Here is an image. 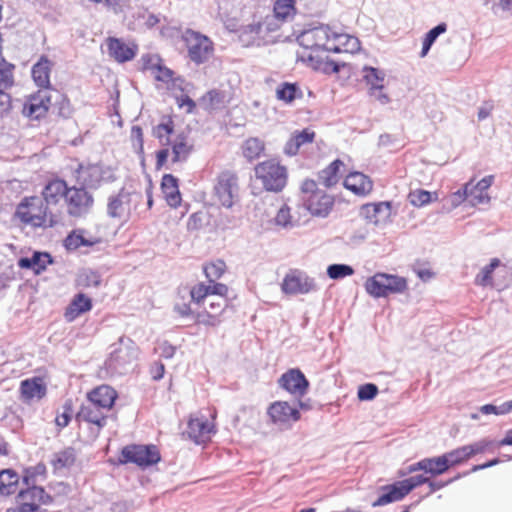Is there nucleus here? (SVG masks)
<instances>
[{"label": "nucleus", "instance_id": "nucleus-1", "mask_svg": "<svg viewBox=\"0 0 512 512\" xmlns=\"http://www.w3.org/2000/svg\"><path fill=\"white\" fill-rule=\"evenodd\" d=\"M191 302L201 307L195 314V323L207 327L221 324L222 316L230 306L229 287L226 284L198 282L190 289Z\"/></svg>", "mask_w": 512, "mask_h": 512}, {"label": "nucleus", "instance_id": "nucleus-2", "mask_svg": "<svg viewBox=\"0 0 512 512\" xmlns=\"http://www.w3.org/2000/svg\"><path fill=\"white\" fill-rule=\"evenodd\" d=\"M15 218L34 229L53 228L60 224V213L55 208L48 180L42 186L40 196H25L17 204Z\"/></svg>", "mask_w": 512, "mask_h": 512}, {"label": "nucleus", "instance_id": "nucleus-3", "mask_svg": "<svg viewBox=\"0 0 512 512\" xmlns=\"http://www.w3.org/2000/svg\"><path fill=\"white\" fill-rule=\"evenodd\" d=\"M47 180L55 208L60 213V224L63 223L65 212L70 217L81 218L91 211L94 197L85 187L70 186L59 176H53Z\"/></svg>", "mask_w": 512, "mask_h": 512}, {"label": "nucleus", "instance_id": "nucleus-4", "mask_svg": "<svg viewBox=\"0 0 512 512\" xmlns=\"http://www.w3.org/2000/svg\"><path fill=\"white\" fill-rule=\"evenodd\" d=\"M332 29L328 26H319L304 31L298 41L304 48L302 58L314 70L326 74L339 72V65L329 59L327 53L331 52Z\"/></svg>", "mask_w": 512, "mask_h": 512}, {"label": "nucleus", "instance_id": "nucleus-5", "mask_svg": "<svg viewBox=\"0 0 512 512\" xmlns=\"http://www.w3.org/2000/svg\"><path fill=\"white\" fill-rule=\"evenodd\" d=\"M175 129L174 120L171 116H164L161 122L153 127L152 135L166 148L156 152V167L162 168L168 161L171 152L173 163L185 162L191 155L194 145L190 138L184 133H179L173 138Z\"/></svg>", "mask_w": 512, "mask_h": 512}, {"label": "nucleus", "instance_id": "nucleus-6", "mask_svg": "<svg viewBox=\"0 0 512 512\" xmlns=\"http://www.w3.org/2000/svg\"><path fill=\"white\" fill-rule=\"evenodd\" d=\"M180 40L183 43L187 58L195 65L208 63L215 55V43L207 35L186 28L182 31Z\"/></svg>", "mask_w": 512, "mask_h": 512}, {"label": "nucleus", "instance_id": "nucleus-7", "mask_svg": "<svg viewBox=\"0 0 512 512\" xmlns=\"http://www.w3.org/2000/svg\"><path fill=\"white\" fill-rule=\"evenodd\" d=\"M301 202L313 216L326 217L334 206V197L320 189L313 179H305L300 187Z\"/></svg>", "mask_w": 512, "mask_h": 512}, {"label": "nucleus", "instance_id": "nucleus-8", "mask_svg": "<svg viewBox=\"0 0 512 512\" xmlns=\"http://www.w3.org/2000/svg\"><path fill=\"white\" fill-rule=\"evenodd\" d=\"M255 177L268 192H281L287 185L288 171L277 159H267L258 163L255 168Z\"/></svg>", "mask_w": 512, "mask_h": 512}, {"label": "nucleus", "instance_id": "nucleus-9", "mask_svg": "<svg viewBox=\"0 0 512 512\" xmlns=\"http://www.w3.org/2000/svg\"><path fill=\"white\" fill-rule=\"evenodd\" d=\"M216 415L215 409L211 410L210 418L204 416L201 412L191 414L187 421V428L182 436L196 445H207L217 432Z\"/></svg>", "mask_w": 512, "mask_h": 512}, {"label": "nucleus", "instance_id": "nucleus-10", "mask_svg": "<svg viewBox=\"0 0 512 512\" xmlns=\"http://www.w3.org/2000/svg\"><path fill=\"white\" fill-rule=\"evenodd\" d=\"M364 286L366 292L375 298L403 293L408 288L406 278L380 272L369 277Z\"/></svg>", "mask_w": 512, "mask_h": 512}, {"label": "nucleus", "instance_id": "nucleus-11", "mask_svg": "<svg viewBox=\"0 0 512 512\" xmlns=\"http://www.w3.org/2000/svg\"><path fill=\"white\" fill-rule=\"evenodd\" d=\"M161 460L160 451L157 446L130 444L122 448L119 462L121 464L133 463L140 468H147L155 465Z\"/></svg>", "mask_w": 512, "mask_h": 512}, {"label": "nucleus", "instance_id": "nucleus-12", "mask_svg": "<svg viewBox=\"0 0 512 512\" xmlns=\"http://www.w3.org/2000/svg\"><path fill=\"white\" fill-rule=\"evenodd\" d=\"M269 422L280 428L290 429L292 425L301 419L300 410L288 401L277 400L267 407Z\"/></svg>", "mask_w": 512, "mask_h": 512}, {"label": "nucleus", "instance_id": "nucleus-13", "mask_svg": "<svg viewBox=\"0 0 512 512\" xmlns=\"http://www.w3.org/2000/svg\"><path fill=\"white\" fill-rule=\"evenodd\" d=\"M51 106V93L39 89L25 98L21 112L29 120H41L47 117Z\"/></svg>", "mask_w": 512, "mask_h": 512}, {"label": "nucleus", "instance_id": "nucleus-14", "mask_svg": "<svg viewBox=\"0 0 512 512\" xmlns=\"http://www.w3.org/2000/svg\"><path fill=\"white\" fill-rule=\"evenodd\" d=\"M237 175L230 171L219 174L214 187V196L219 205L231 208L237 196Z\"/></svg>", "mask_w": 512, "mask_h": 512}, {"label": "nucleus", "instance_id": "nucleus-15", "mask_svg": "<svg viewBox=\"0 0 512 512\" xmlns=\"http://www.w3.org/2000/svg\"><path fill=\"white\" fill-rule=\"evenodd\" d=\"M75 418L79 424L85 423L98 436L107 425L108 412L87 401L80 406Z\"/></svg>", "mask_w": 512, "mask_h": 512}, {"label": "nucleus", "instance_id": "nucleus-16", "mask_svg": "<svg viewBox=\"0 0 512 512\" xmlns=\"http://www.w3.org/2000/svg\"><path fill=\"white\" fill-rule=\"evenodd\" d=\"M141 195L124 190L109 198L107 211L110 217L127 220L131 213L133 202L141 200Z\"/></svg>", "mask_w": 512, "mask_h": 512}, {"label": "nucleus", "instance_id": "nucleus-17", "mask_svg": "<svg viewBox=\"0 0 512 512\" xmlns=\"http://www.w3.org/2000/svg\"><path fill=\"white\" fill-rule=\"evenodd\" d=\"M47 395V383L44 377L34 376L20 382L19 397L25 404H32L45 398Z\"/></svg>", "mask_w": 512, "mask_h": 512}, {"label": "nucleus", "instance_id": "nucleus-18", "mask_svg": "<svg viewBox=\"0 0 512 512\" xmlns=\"http://www.w3.org/2000/svg\"><path fill=\"white\" fill-rule=\"evenodd\" d=\"M105 44L109 57L120 64L133 60L138 52V45L135 42L127 43L117 37H107Z\"/></svg>", "mask_w": 512, "mask_h": 512}, {"label": "nucleus", "instance_id": "nucleus-19", "mask_svg": "<svg viewBox=\"0 0 512 512\" xmlns=\"http://www.w3.org/2000/svg\"><path fill=\"white\" fill-rule=\"evenodd\" d=\"M315 283L299 270H291L282 281V292L288 295L306 294L315 289Z\"/></svg>", "mask_w": 512, "mask_h": 512}, {"label": "nucleus", "instance_id": "nucleus-20", "mask_svg": "<svg viewBox=\"0 0 512 512\" xmlns=\"http://www.w3.org/2000/svg\"><path fill=\"white\" fill-rule=\"evenodd\" d=\"M279 386L295 397H303L309 388V381L298 368H292L281 375Z\"/></svg>", "mask_w": 512, "mask_h": 512}, {"label": "nucleus", "instance_id": "nucleus-21", "mask_svg": "<svg viewBox=\"0 0 512 512\" xmlns=\"http://www.w3.org/2000/svg\"><path fill=\"white\" fill-rule=\"evenodd\" d=\"M494 176L489 175L482 178L476 184H473V180L467 183L463 189V195L465 200L471 206H478L481 204H487L490 201L488 190L493 184Z\"/></svg>", "mask_w": 512, "mask_h": 512}, {"label": "nucleus", "instance_id": "nucleus-22", "mask_svg": "<svg viewBox=\"0 0 512 512\" xmlns=\"http://www.w3.org/2000/svg\"><path fill=\"white\" fill-rule=\"evenodd\" d=\"M117 398V391L107 384L99 385L86 393L88 402L93 403L107 412L113 409Z\"/></svg>", "mask_w": 512, "mask_h": 512}, {"label": "nucleus", "instance_id": "nucleus-23", "mask_svg": "<svg viewBox=\"0 0 512 512\" xmlns=\"http://www.w3.org/2000/svg\"><path fill=\"white\" fill-rule=\"evenodd\" d=\"M54 68V62L46 55H42L39 60L32 66L31 76L37 87L42 90L51 88V73Z\"/></svg>", "mask_w": 512, "mask_h": 512}, {"label": "nucleus", "instance_id": "nucleus-24", "mask_svg": "<svg viewBox=\"0 0 512 512\" xmlns=\"http://www.w3.org/2000/svg\"><path fill=\"white\" fill-rule=\"evenodd\" d=\"M344 187L353 194L365 197L373 191V181L361 172H350L343 181Z\"/></svg>", "mask_w": 512, "mask_h": 512}, {"label": "nucleus", "instance_id": "nucleus-25", "mask_svg": "<svg viewBox=\"0 0 512 512\" xmlns=\"http://www.w3.org/2000/svg\"><path fill=\"white\" fill-rule=\"evenodd\" d=\"M391 213L390 202L367 203L361 206L360 215L367 222L378 224Z\"/></svg>", "mask_w": 512, "mask_h": 512}, {"label": "nucleus", "instance_id": "nucleus-26", "mask_svg": "<svg viewBox=\"0 0 512 512\" xmlns=\"http://www.w3.org/2000/svg\"><path fill=\"white\" fill-rule=\"evenodd\" d=\"M331 52L334 53H355L360 50V41L357 37L338 33L332 30Z\"/></svg>", "mask_w": 512, "mask_h": 512}, {"label": "nucleus", "instance_id": "nucleus-27", "mask_svg": "<svg viewBox=\"0 0 512 512\" xmlns=\"http://www.w3.org/2000/svg\"><path fill=\"white\" fill-rule=\"evenodd\" d=\"M93 307L92 299L84 293L76 294L64 312L66 321L72 322Z\"/></svg>", "mask_w": 512, "mask_h": 512}, {"label": "nucleus", "instance_id": "nucleus-28", "mask_svg": "<svg viewBox=\"0 0 512 512\" xmlns=\"http://www.w3.org/2000/svg\"><path fill=\"white\" fill-rule=\"evenodd\" d=\"M52 263L53 259L49 253L38 251L34 252L31 257H22L18 260V266L21 269H30L36 275L41 274Z\"/></svg>", "mask_w": 512, "mask_h": 512}, {"label": "nucleus", "instance_id": "nucleus-29", "mask_svg": "<svg viewBox=\"0 0 512 512\" xmlns=\"http://www.w3.org/2000/svg\"><path fill=\"white\" fill-rule=\"evenodd\" d=\"M381 491L382 494L372 503L373 507L385 506L392 502L400 501L408 495L402 481L385 485L381 487Z\"/></svg>", "mask_w": 512, "mask_h": 512}, {"label": "nucleus", "instance_id": "nucleus-30", "mask_svg": "<svg viewBox=\"0 0 512 512\" xmlns=\"http://www.w3.org/2000/svg\"><path fill=\"white\" fill-rule=\"evenodd\" d=\"M18 498L23 503H27L38 510H40L42 505H47L52 502L51 496L46 493L42 487L38 486L29 487L26 490L20 491Z\"/></svg>", "mask_w": 512, "mask_h": 512}, {"label": "nucleus", "instance_id": "nucleus-31", "mask_svg": "<svg viewBox=\"0 0 512 512\" xmlns=\"http://www.w3.org/2000/svg\"><path fill=\"white\" fill-rule=\"evenodd\" d=\"M499 268L501 271L508 273V268L503 264L500 259L493 258L490 263L484 266L481 271L475 277V284L482 287H497L498 283L493 279V272Z\"/></svg>", "mask_w": 512, "mask_h": 512}, {"label": "nucleus", "instance_id": "nucleus-32", "mask_svg": "<svg viewBox=\"0 0 512 512\" xmlns=\"http://www.w3.org/2000/svg\"><path fill=\"white\" fill-rule=\"evenodd\" d=\"M315 136V132L310 128H305L302 131H295L285 144V153L289 156L296 155L300 147L305 144L312 143Z\"/></svg>", "mask_w": 512, "mask_h": 512}, {"label": "nucleus", "instance_id": "nucleus-33", "mask_svg": "<svg viewBox=\"0 0 512 512\" xmlns=\"http://www.w3.org/2000/svg\"><path fill=\"white\" fill-rule=\"evenodd\" d=\"M161 190L169 206L176 208L180 205L181 195L176 177L171 174H165L162 177Z\"/></svg>", "mask_w": 512, "mask_h": 512}, {"label": "nucleus", "instance_id": "nucleus-34", "mask_svg": "<svg viewBox=\"0 0 512 512\" xmlns=\"http://www.w3.org/2000/svg\"><path fill=\"white\" fill-rule=\"evenodd\" d=\"M344 168V162L336 159L318 173V178L325 187L331 188L339 182Z\"/></svg>", "mask_w": 512, "mask_h": 512}, {"label": "nucleus", "instance_id": "nucleus-35", "mask_svg": "<svg viewBox=\"0 0 512 512\" xmlns=\"http://www.w3.org/2000/svg\"><path fill=\"white\" fill-rule=\"evenodd\" d=\"M275 96L277 100L291 104L296 99H301L303 92L297 83L282 82L276 87Z\"/></svg>", "mask_w": 512, "mask_h": 512}, {"label": "nucleus", "instance_id": "nucleus-36", "mask_svg": "<svg viewBox=\"0 0 512 512\" xmlns=\"http://www.w3.org/2000/svg\"><path fill=\"white\" fill-rule=\"evenodd\" d=\"M76 451L72 447H66L53 454L51 465L55 471L69 469L76 463Z\"/></svg>", "mask_w": 512, "mask_h": 512}, {"label": "nucleus", "instance_id": "nucleus-37", "mask_svg": "<svg viewBox=\"0 0 512 512\" xmlns=\"http://www.w3.org/2000/svg\"><path fill=\"white\" fill-rule=\"evenodd\" d=\"M203 273L207 279L206 284H222L218 280L226 273L227 265L222 259H215L203 264Z\"/></svg>", "mask_w": 512, "mask_h": 512}, {"label": "nucleus", "instance_id": "nucleus-38", "mask_svg": "<svg viewBox=\"0 0 512 512\" xmlns=\"http://www.w3.org/2000/svg\"><path fill=\"white\" fill-rule=\"evenodd\" d=\"M264 151L265 143L258 137H249L241 145V153L249 162L260 158Z\"/></svg>", "mask_w": 512, "mask_h": 512}, {"label": "nucleus", "instance_id": "nucleus-39", "mask_svg": "<svg viewBox=\"0 0 512 512\" xmlns=\"http://www.w3.org/2000/svg\"><path fill=\"white\" fill-rule=\"evenodd\" d=\"M19 483V475L12 469L0 471V495L9 496L16 492Z\"/></svg>", "mask_w": 512, "mask_h": 512}, {"label": "nucleus", "instance_id": "nucleus-40", "mask_svg": "<svg viewBox=\"0 0 512 512\" xmlns=\"http://www.w3.org/2000/svg\"><path fill=\"white\" fill-rule=\"evenodd\" d=\"M296 0H276L274 3V17L280 21L285 22L296 14Z\"/></svg>", "mask_w": 512, "mask_h": 512}, {"label": "nucleus", "instance_id": "nucleus-41", "mask_svg": "<svg viewBox=\"0 0 512 512\" xmlns=\"http://www.w3.org/2000/svg\"><path fill=\"white\" fill-rule=\"evenodd\" d=\"M364 80L370 86V91L373 93L376 90L384 88L385 73L374 67L365 66L363 68Z\"/></svg>", "mask_w": 512, "mask_h": 512}, {"label": "nucleus", "instance_id": "nucleus-42", "mask_svg": "<svg viewBox=\"0 0 512 512\" xmlns=\"http://www.w3.org/2000/svg\"><path fill=\"white\" fill-rule=\"evenodd\" d=\"M424 467H426V473H429L433 477L442 475L450 469L444 454L436 457L425 458Z\"/></svg>", "mask_w": 512, "mask_h": 512}, {"label": "nucleus", "instance_id": "nucleus-43", "mask_svg": "<svg viewBox=\"0 0 512 512\" xmlns=\"http://www.w3.org/2000/svg\"><path fill=\"white\" fill-rule=\"evenodd\" d=\"M74 405L72 399H67L62 407L61 410H58L56 412L55 416V425L59 430H62L63 428L67 427L72 419L73 412H74Z\"/></svg>", "mask_w": 512, "mask_h": 512}, {"label": "nucleus", "instance_id": "nucleus-44", "mask_svg": "<svg viewBox=\"0 0 512 512\" xmlns=\"http://www.w3.org/2000/svg\"><path fill=\"white\" fill-rule=\"evenodd\" d=\"M447 30V24L446 23H440L436 27L432 28L428 33H426L423 43H422V50L420 53L421 57H425L433 43L436 41L437 37L443 33H445Z\"/></svg>", "mask_w": 512, "mask_h": 512}, {"label": "nucleus", "instance_id": "nucleus-45", "mask_svg": "<svg viewBox=\"0 0 512 512\" xmlns=\"http://www.w3.org/2000/svg\"><path fill=\"white\" fill-rule=\"evenodd\" d=\"M433 196L434 199L437 198L435 193L432 194L431 192L424 189H415L408 194V200L413 206L422 207L432 202Z\"/></svg>", "mask_w": 512, "mask_h": 512}, {"label": "nucleus", "instance_id": "nucleus-46", "mask_svg": "<svg viewBox=\"0 0 512 512\" xmlns=\"http://www.w3.org/2000/svg\"><path fill=\"white\" fill-rule=\"evenodd\" d=\"M98 241L86 239L83 231H72L65 239V246L68 249H78L82 246H92Z\"/></svg>", "mask_w": 512, "mask_h": 512}, {"label": "nucleus", "instance_id": "nucleus-47", "mask_svg": "<svg viewBox=\"0 0 512 512\" xmlns=\"http://www.w3.org/2000/svg\"><path fill=\"white\" fill-rule=\"evenodd\" d=\"M449 468L465 463L470 459L466 445L444 453Z\"/></svg>", "mask_w": 512, "mask_h": 512}, {"label": "nucleus", "instance_id": "nucleus-48", "mask_svg": "<svg viewBox=\"0 0 512 512\" xmlns=\"http://www.w3.org/2000/svg\"><path fill=\"white\" fill-rule=\"evenodd\" d=\"M129 142L134 153L138 155H142L144 153V135L140 126L134 125L131 127Z\"/></svg>", "mask_w": 512, "mask_h": 512}, {"label": "nucleus", "instance_id": "nucleus-49", "mask_svg": "<svg viewBox=\"0 0 512 512\" xmlns=\"http://www.w3.org/2000/svg\"><path fill=\"white\" fill-rule=\"evenodd\" d=\"M77 282L84 288L98 287L101 284V276L96 271L85 269L78 275Z\"/></svg>", "mask_w": 512, "mask_h": 512}, {"label": "nucleus", "instance_id": "nucleus-50", "mask_svg": "<svg viewBox=\"0 0 512 512\" xmlns=\"http://www.w3.org/2000/svg\"><path fill=\"white\" fill-rule=\"evenodd\" d=\"M223 102L224 95L218 90H210L201 98V104L205 107V109L209 110L219 108Z\"/></svg>", "mask_w": 512, "mask_h": 512}, {"label": "nucleus", "instance_id": "nucleus-51", "mask_svg": "<svg viewBox=\"0 0 512 512\" xmlns=\"http://www.w3.org/2000/svg\"><path fill=\"white\" fill-rule=\"evenodd\" d=\"M142 70L153 75L162 65L163 60L155 54H144L141 57Z\"/></svg>", "mask_w": 512, "mask_h": 512}, {"label": "nucleus", "instance_id": "nucleus-52", "mask_svg": "<svg viewBox=\"0 0 512 512\" xmlns=\"http://www.w3.org/2000/svg\"><path fill=\"white\" fill-rule=\"evenodd\" d=\"M512 411V400L504 402L500 406H495L493 404H485L480 407V412L484 415L494 414V415H505Z\"/></svg>", "mask_w": 512, "mask_h": 512}, {"label": "nucleus", "instance_id": "nucleus-53", "mask_svg": "<svg viewBox=\"0 0 512 512\" xmlns=\"http://www.w3.org/2000/svg\"><path fill=\"white\" fill-rule=\"evenodd\" d=\"M353 273V268L346 264H332L327 268V274L331 279H341Z\"/></svg>", "mask_w": 512, "mask_h": 512}, {"label": "nucleus", "instance_id": "nucleus-54", "mask_svg": "<svg viewBox=\"0 0 512 512\" xmlns=\"http://www.w3.org/2000/svg\"><path fill=\"white\" fill-rule=\"evenodd\" d=\"M493 446V441L488 439H482L475 443L466 445L469 457L472 458L475 455L482 454L489 450Z\"/></svg>", "mask_w": 512, "mask_h": 512}, {"label": "nucleus", "instance_id": "nucleus-55", "mask_svg": "<svg viewBox=\"0 0 512 512\" xmlns=\"http://www.w3.org/2000/svg\"><path fill=\"white\" fill-rule=\"evenodd\" d=\"M152 76L156 81L163 82L167 86L174 81V71L166 67L163 63Z\"/></svg>", "mask_w": 512, "mask_h": 512}, {"label": "nucleus", "instance_id": "nucleus-56", "mask_svg": "<svg viewBox=\"0 0 512 512\" xmlns=\"http://www.w3.org/2000/svg\"><path fill=\"white\" fill-rule=\"evenodd\" d=\"M401 481H402V484L404 485V488H405L407 494H409L416 487H419V486L429 482V477H426L424 475H416V476H413V477H410V478H407V479H404Z\"/></svg>", "mask_w": 512, "mask_h": 512}, {"label": "nucleus", "instance_id": "nucleus-57", "mask_svg": "<svg viewBox=\"0 0 512 512\" xmlns=\"http://www.w3.org/2000/svg\"><path fill=\"white\" fill-rule=\"evenodd\" d=\"M378 393V388L375 384L368 383L359 387L358 398L360 400H372Z\"/></svg>", "mask_w": 512, "mask_h": 512}, {"label": "nucleus", "instance_id": "nucleus-58", "mask_svg": "<svg viewBox=\"0 0 512 512\" xmlns=\"http://www.w3.org/2000/svg\"><path fill=\"white\" fill-rule=\"evenodd\" d=\"M175 312L182 318L193 316L195 318L194 311L191 308V304L189 302L184 301V297L181 298L180 301H177L174 305Z\"/></svg>", "mask_w": 512, "mask_h": 512}, {"label": "nucleus", "instance_id": "nucleus-59", "mask_svg": "<svg viewBox=\"0 0 512 512\" xmlns=\"http://www.w3.org/2000/svg\"><path fill=\"white\" fill-rule=\"evenodd\" d=\"M273 20V17L271 16H267L263 22H259L257 24H254V25H250L249 26V29H250V32H255L257 34L261 33L263 29H265L266 31H274L278 28V25L276 26H272L271 24V21Z\"/></svg>", "mask_w": 512, "mask_h": 512}, {"label": "nucleus", "instance_id": "nucleus-60", "mask_svg": "<svg viewBox=\"0 0 512 512\" xmlns=\"http://www.w3.org/2000/svg\"><path fill=\"white\" fill-rule=\"evenodd\" d=\"M290 220H291L290 208L287 206L281 207L275 217L276 223L279 225H282V226H286L290 223Z\"/></svg>", "mask_w": 512, "mask_h": 512}, {"label": "nucleus", "instance_id": "nucleus-61", "mask_svg": "<svg viewBox=\"0 0 512 512\" xmlns=\"http://www.w3.org/2000/svg\"><path fill=\"white\" fill-rule=\"evenodd\" d=\"M13 85V75L10 71L0 69V91Z\"/></svg>", "mask_w": 512, "mask_h": 512}, {"label": "nucleus", "instance_id": "nucleus-62", "mask_svg": "<svg viewBox=\"0 0 512 512\" xmlns=\"http://www.w3.org/2000/svg\"><path fill=\"white\" fill-rule=\"evenodd\" d=\"M158 350L161 357L170 359L174 356L176 348L165 341L159 344Z\"/></svg>", "mask_w": 512, "mask_h": 512}, {"label": "nucleus", "instance_id": "nucleus-63", "mask_svg": "<svg viewBox=\"0 0 512 512\" xmlns=\"http://www.w3.org/2000/svg\"><path fill=\"white\" fill-rule=\"evenodd\" d=\"M11 108L10 95L0 91V117H3Z\"/></svg>", "mask_w": 512, "mask_h": 512}, {"label": "nucleus", "instance_id": "nucleus-64", "mask_svg": "<svg viewBox=\"0 0 512 512\" xmlns=\"http://www.w3.org/2000/svg\"><path fill=\"white\" fill-rule=\"evenodd\" d=\"M494 109L492 101H485L478 110V120L483 121L488 118Z\"/></svg>", "mask_w": 512, "mask_h": 512}]
</instances>
